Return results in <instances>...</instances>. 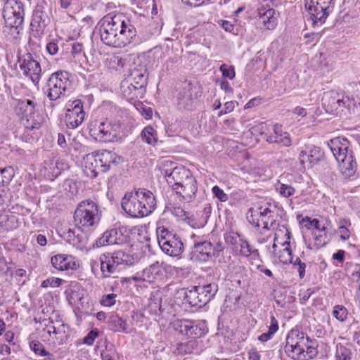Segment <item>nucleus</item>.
I'll use <instances>...</instances> for the list:
<instances>
[{
    "label": "nucleus",
    "mask_w": 360,
    "mask_h": 360,
    "mask_svg": "<svg viewBox=\"0 0 360 360\" xmlns=\"http://www.w3.org/2000/svg\"><path fill=\"white\" fill-rule=\"evenodd\" d=\"M280 15L281 11L278 9L271 8V29L278 25L279 20H281Z\"/></svg>",
    "instance_id": "nucleus-59"
},
{
    "label": "nucleus",
    "mask_w": 360,
    "mask_h": 360,
    "mask_svg": "<svg viewBox=\"0 0 360 360\" xmlns=\"http://www.w3.org/2000/svg\"><path fill=\"white\" fill-rule=\"evenodd\" d=\"M112 322L115 327L116 331H123L127 333V323L123 319L118 316H115L112 318Z\"/></svg>",
    "instance_id": "nucleus-51"
},
{
    "label": "nucleus",
    "mask_w": 360,
    "mask_h": 360,
    "mask_svg": "<svg viewBox=\"0 0 360 360\" xmlns=\"http://www.w3.org/2000/svg\"><path fill=\"white\" fill-rule=\"evenodd\" d=\"M178 294L180 297L183 298L184 303L188 304L191 307H202L196 286H193L191 289H181Z\"/></svg>",
    "instance_id": "nucleus-31"
},
{
    "label": "nucleus",
    "mask_w": 360,
    "mask_h": 360,
    "mask_svg": "<svg viewBox=\"0 0 360 360\" xmlns=\"http://www.w3.org/2000/svg\"><path fill=\"white\" fill-rule=\"evenodd\" d=\"M172 325L175 330L185 335L186 330L188 328L187 326L189 325L188 319H177L173 322Z\"/></svg>",
    "instance_id": "nucleus-48"
},
{
    "label": "nucleus",
    "mask_w": 360,
    "mask_h": 360,
    "mask_svg": "<svg viewBox=\"0 0 360 360\" xmlns=\"http://www.w3.org/2000/svg\"><path fill=\"white\" fill-rule=\"evenodd\" d=\"M18 63L23 74L30 77L33 83L38 84L41 78V68L39 63L33 58L31 53H27L19 57Z\"/></svg>",
    "instance_id": "nucleus-15"
},
{
    "label": "nucleus",
    "mask_w": 360,
    "mask_h": 360,
    "mask_svg": "<svg viewBox=\"0 0 360 360\" xmlns=\"http://www.w3.org/2000/svg\"><path fill=\"white\" fill-rule=\"evenodd\" d=\"M0 171L3 178L2 181H4L5 185L8 184L15 174L13 168L11 167H8L1 169H0Z\"/></svg>",
    "instance_id": "nucleus-50"
},
{
    "label": "nucleus",
    "mask_w": 360,
    "mask_h": 360,
    "mask_svg": "<svg viewBox=\"0 0 360 360\" xmlns=\"http://www.w3.org/2000/svg\"><path fill=\"white\" fill-rule=\"evenodd\" d=\"M52 266L57 270H73L76 269L77 264L75 257L70 255L58 254L51 259Z\"/></svg>",
    "instance_id": "nucleus-23"
},
{
    "label": "nucleus",
    "mask_w": 360,
    "mask_h": 360,
    "mask_svg": "<svg viewBox=\"0 0 360 360\" xmlns=\"http://www.w3.org/2000/svg\"><path fill=\"white\" fill-rule=\"evenodd\" d=\"M234 250L242 256L248 257L251 254L250 245L247 241L243 240V239H239L238 245L234 247Z\"/></svg>",
    "instance_id": "nucleus-43"
},
{
    "label": "nucleus",
    "mask_w": 360,
    "mask_h": 360,
    "mask_svg": "<svg viewBox=\"0 0 360 360\" xmlns=\"http://www.w3.org/2000/svg\"><path fill=\"white\" fill-rule=\"evenodd\" d=\"M188 324L189 325L187 326L188 328L186 330L185 335L193 338V340H196V338L202 337L207 331V328L204 321L188 319Z\"/></svg>",
    "instance_id": "nucleus-32"
},
{
    "label": "nucleus",
    "mask_w": 360,
    "mask_h": 360,
    "mask_svg": "<svg viewBox=\"0 0 360 360\" xmlns=\"http://www.w3.org/2000/svg\"><path fill=\"white\" fill-rule=\"evenodd\" d=\"M100 221V212L96 202L91 200H83L77 205L74 221L79 228H89L97 224Z\"/></svg>",
    "instance_id": "nucleus-7"
},
{
    "label": "nucleus",
    "mask_w": 360,
    "mask_h": 360,
    "mask_svg": "<svg viewBox=\"0 0 360 360\" xmlns=\"http://www.w3.org/2000/svg\"><path fill=\"white\" fill-rule=\"evenodd\" d=\"M94 153L98 158L102 172H107L112 165L116 166L122 161L120 156L110 150H104L101 152Z\"/></svg>",
    "instance_id": "nucleus-22"
},
{
    "label": "nucleus",
    "mask_w": 360,
    "mask_h": 360,
    "mask_svg": "<svg viewBox=\"0 0 360 360\" xmlns=\"http://www.w3.org/2000/svg\"><path fill=\"white\" fill-rule=\"evenodd\" d=\"M125 75L127 77L124 79L129 81L133 85L138 86V88L143 89L146 91L148 78V70L146 66L141 63L139 59L133 63L129 69L128 73Z\"/></svg>",
    "instance_id": "nucleus-17"
},
{
    "label": "nucleus",
    "mask_w": 360,
    "mask_h": 360,
    "mask_svg": "<svg viewBox=\"0 0 360 360\" xmlns=\"http://www.w3.org/2000/svg\"><path fill=\"white\" fill-rule=\"evenodd\" d=\"M139 196L137 193L130 192L126 193L122 199L121 205L124 211L132 217H143L150 214L151 198L148 200V207L143 205L141 206V202L139 201Z\"/></svg>",
    "instance_id": "nucleus-12"
},
{
    "label": "nucleus",
    "mask_w": 360,
    "mask_h": 360,
    "mask_svg": "<svg viewBox=\"0 0 360 360\" xmlns=\"http://www.w3.org/2000/svg\"><path fill=\"white\" fill-rule=\"evenodd\" d=\"M224 248L221 243H212L209 240H195L188 258L193 262H207L218 257Z\"/></svg>",
    "instance_id": "nucleus-9"
},
{
    "label": "nucleus",
    "mask_w": 360,
    "mask_h": 360,
    "mask_svg": "<svg viewBox=\"0 0 360 360\" xmlns=\"http://www.w3.org/2000/svg\"><path fill=\"white\" fill-rule=\"evenodd\" d=\"M142 139L148 144L155 145L158 141L156 131L150 126L146 127L141 132Z\"/></svg>",
    "instance_id": "nucleus-40"
},
{
    "label": "nucleus",
    "mask_w": 360,
    "mask_h": 360,
    "mask_svg": "<svg viewBox=\"0 0 360 360\" xmlns=\"http://www.w3.org/2000/svg\"><path fill=\"white\" fill-rule=\"evenodd\" d=\"M285 352L293 359L309 360L317 354L316 342L302 331L292 329L286 338Z\"/></svg>",
    "instance_id": "nucleus-3"
},
{
    "label": "nucleus",
    "mask_w": 360,
    "mask_h": 360,
    "mask_svg": "<svg viewBox=\"0 0 360 360\" xmlns=\"http://www.w3.org/2000/svg\"><path fill=\"white\" fill-rule=\"evenodd\" d=\"M124 241L122 232L117 229H112L105 231L102 236L97 240V244L101 246L119 245Z\"/></svg>",
    "instance_id": "nucleus-27"
},
{
    "label": "nucleus",
    "mask_w": 360,
    "mask_h": 360,
    "mask_svg": "<svg viewBox=\"0 0 360 360\" xmlns=\"http://www.w3.org/2000/svg\"><path fill=\"white\" fill-rule=\"evenodd\" d=\"M70 73L67 71H57L50 76L48 79L47 97L52 101H56L65 91L69 84Z\"/></svg>",
    "instance_id": "nucleus-13"
},
{
    "label": "nucleus",
    "mask_w": 360,
    "mask_h": 360,
    "mask_svg": "<svg viewBox=\"0 0 360 360\" xmlns=\"http://www.w3.org/2000/svg\"><path fill=\"white\" fill-rule=\"evenodd\" d=\"M274 256L283 264L292 263V257L290 248V242L285 240L281 244V247L275 242L272 246Z\"/></svg>",
    "instance_id": "nucleus-28"
},
{
    "label": "nucleus",
    "mask_w": 360,
    "mask_h": 360,
    "mask_svg": "<svg viewBox=\"0 0 360 360\" xmlns=\"http://www.w3.org/2000/svg\"><path fill=\"white\" fill-rule=\"evenodd\" d=\"M199 293V297L202 307L207 304L218 291V285L216 283H209L196 286Z\"/></svg>",
    "instance_id": "nucleus-34"
},
{
    "label": "nucleus",
    "mask_w": 360,
    "mask_h": 360,
    "mask_svg": "<svg viewBox=\"0 0 360 360\" xmlns=\"http://www.w3.org/2000/svg\"><path fill=\"white\" fill-rule=\"evenodd\" d=\"M120 88L123 96L128 100L142 97L146 92L143 89L138 88V86L133 85L131 82L126 79L121 82Z\"/></svg>",
    "instance_id": "nucleus-35"
},
{
    "label": "nucleus",
    "mask_w": 360,
    "mask_h": 360,
    "mask_svg": "<svg viewBox=\"0 0 360 360\" xmlns=\"http://www.w3.org/2000/svg\"><path fill=\"white\" fill-rule=\"evenodd\" d=\"M30 349L36 354L40 356H46L49 354V352H47L43 345L38 340H33L30 342Z\"/></svg>",
    "instance_id": "nucleus-46"
},
{
    "label": "nucleus",
    "mask_w": 360,
    "mask_h": 360,
    "mask_svg": "<svg viewBox=\"0 0 360 360\" xmlns=\"http://www.w3.org/2000/svg\"><path fill=\"white\" fill-rule=\"evenodd\" d=\"M333 316L340 321H345L348 316L347 309L343 305H336L333 310Z\"/></svg>",
    "instance_id": "nucleus-45"
},
{
    "label": "nucleus",
    "mask_w": 360,
    "mask_h": 360,
    "mask_svg": "<svg viewBox=\"0 0 360 360\" xmlns=\"http://www.w3.org/2000/svg\"><path fill=\"white\" fill-rule=\"evenodd\" d=\"M308 152L307 160L311 164L317 163L323 158L324 154L321 148L316 146H311Z\"/></svg>",
    "instance_id": "nucleus-41"
},
{
    "label": "nucleus",
    "mask_w": 360,
    "mask_h": 360,
    "mask_svg": "<svg viewBox=\"0 0 360 360\" xmlns=\"http://www.w3.org/2000/svg\"><path fill=\"white\" fill-rule=\"evenodd\" d=\"M304 6L314 27L323 24L333 8V0H304Z\"/></svg>",
    "instance_id": "nucleus-11"
},
{
    "label": "nucleus",
    "mask_w": 360,
    "mask_h": 360,
    "mask_svg": "<svg viewBox=\"0 0 360 360\" xmlns=\"http://www.w3.org/2000/svg\"><path fill=\"white\" fill-rule=\"evenodd\" d=\"M270 24V1L261 0L257 8V26L262 29H269Z\"/></svg>",
    "instance_id": "nucleus-26"
},
{
    "label": "nucleus",
    "mask_w": 360,
    "mask_h": 360,
    "mask_svg": "<svg viewBox=\"0 0 360 360\" xmlns=\"http://www.w3.org/2000/svg\"><path fill=\"white\" fill-rule=\"evenodd\" d=\"M135 193H137L139 197H143L141 198H139V201L141 202V206L142 207L143 205L148 207V200L149 199V198H151V203L153 205L150 206V204L149 205L150 207L151 214L156 208V200L154 194L151 191L146 188H139L138 190L135 191Z\"/></svg>",
    "instance_id": "nucleus-37"
},
{
    "label": "nucleus",
    "mask_w": 360,
    "mask_h": 360,
    "mask_svg": "<svg viewBox=\"0 0 360 360\" xmlns=\"http://www.w3.org/2000/svg\"><path fill=\"white\" fill-rule=\"evenodd\" d=\"M351 226V222L348 219H340L338 221V228L336 233L342 240H347L350 238V231L348 227Z\"/></svg>",
    "instance_id": "nucleus-38"
},
{
    "label": "nucleus",
    "mask_w": 360,
    "mask_h": 360,
    "mask_svg": "<svg viewBox=\"0 0 360 360\" xmlns=\"http://www.w3.org/2000/svg\"><path fill=\"white\" fill-rule=\"evenodd\" d=\"M250 360H269V353L267 351H257L252 349L248 352Z\"/></svg>",
    "instance_id": "nucleus-47"
},
{
    "label": "nucleus",
    "mask_w": 360,
    "mask_h": 360,
    "mask_svg": "<svg viewBox=\"0 0 360 360\" xmlns=\"http://www.w3.org/2000/svg\"><path fill=\"white\" fill-rule=\"evenodd\" d=\"M335 356L338 360H351V350L342 345H337Z\"/></svg>",
    "instance_id": "nucleus-42"
},
{
    "label": "nucleus",
    "mask_w": 360,
    "mask_h": 360,
    "mask_svg": "<svg viewBox=\"0 0 360 360\" xmlns=\"http://www.w3.org/2000/svg\"><path fill=\"white\" fill-rule=\"evenodd\" d=\"M46 50L51 55H55L58 51V44L53 41L49 42L46 45Z\"/></svg>",
    "instance_id": "nucleus-61"
},
{
    "label": "nucleus",
    "mask_w": 360,
    "mask_h": 360,
    "mask_svg": "<svg viewBox=\"0 0 360 360\" xmlns=\"http://www.w3.org/2000/svg\"><path fill=\"white\" fill-rule=\"evenodd\" d=\"M172 191L175 192L181 200L191 202L195 199L198 191L197 181L193 176L180 184L176 189Z\"/></svg>",
    "instance_id": "nucleus-21"
},
{
    "label": "nucleus",
    "mask_w": 360,
    "mask_h": 360,
    "mask_svg": "<svg viewBox=\"0 0 360 360\" xmlns=\"http://www.w3.org/2000/svg\"><path fill=\"white\" fill-rule=\"evenodd\" d=\"M158 244L161 250L167 255L178 257L184 251V247L181 238L165 226L156 229Z\"/></svg>",
    "instance_id": "nucleus-8"
},
{
    "label": "nucleus",
    "mask_w": 360,
    "mask_h": 360,
    "mask_svg": "<svg viewBox=\"0 0 360 360\" xmlns=\"http://www.w3.org/2000/svg\"><path fill=\"white\" fill-rule=\"evenodd\" d=\"M61 236L67 243L78 249H82L85 246V237L79 229H65Z\"/></svg>",
    "instance_id": "nucleus-25"
},
{
    "label": "nucleus",
    "mask_w": 360,
    "mask_h": 360,
    "mask_svg": "<svg viewBox=\"0 0 360 360\" xmlns=\"http://www.w3.org/2000/svg\"><path fill=\"white\" fill-rule=\"evenodd\" d=\"M274 142L283 146H289L291 144V139L288 132L283 131L282 126L275 124L274 127ZM273 136L271 135V139Z\"/></svg>",
    "instance_id": "nucleus-36"
},
{
    "label": "nucleus",
    "mask_w": 360,
    "mask_h": 360,
    "mask_svg": "<svg viewBox=\"0 0 360 360\" xmlns=\"http://www.w3.org/2000/svg\"><path fill=\"white\" fill-rule=\"evenodd\" d=\"M345 252L342 250H339L338 252L333 255V259L337 260L339 263L342 264L345 261Z\"/></svg>",
    "instance_id": "nucleus-60"
},
{
    "label": "nucleus",
    "mask_w": 360,
    "mask_h": 360,
    "mask_svg": "<svg viewBox=\"0 0 360 360\" xmlns=\"http://www.w3.org/2000/svg\"><path fill=\"white\" fill-rule=\"evenodd\" d=\"M160 170L172 190L176 189L180 184L193 176L189 169L184 166L175 165V163L170 160L162 161Z\"/></svg>",
    "instance_id": "nucleus-10"
},
{
    "label": "nucleus",
    "mask_w": 360,
    "mask_h": 360,
    "mask_svg": "<svg viewBox=\"0 0 360 360\" xmlns=\"http://www.w3.org/2000/svg\"><path fill=\"white\" fill-rule=\"evenodd\" d=\"M275 189L277 192H278L282 196L285 198H288L295 193V188L291 186L286 185L284 184H279L278 182L274 185Z\"/></svg>",
    "instance_id": "nucleus-44"
},
{
    "label": "nucleus",
    "mask_w": 360,
    "mask_h": 360,
    "mask_svg": "<svg viewBox=\"0 0 360 360\" xmlns=\"http://www.w3.org/2000/svg\"><path fill=\"white\" fill-rule=\"evenodd\" d=\"M83 158L84 161L83 171L87 176L94 179L98 176V173L102 172L98 158L94 152L85 155Z\"/></svg>",
    "instance_id": "nucleus-24"
},
{
    "label": "nucleus",
    "mask_w": 360,
    "mask_h": 360,
    "mask_svg": "<svg viewBox=\"0 0 360 360\" xmlns=\"http://www.w3.org/2000/svg\"><path fill=\"white\" fill-rule=\"evenodd\" d=\"M70 107L66 110L65 122L68 128L75 129L84 120L85 112L83 109V103L81 100L77 99L72 102Z\"/></svg>",
    "instance_id": "nucleus-18"
},
{
    "label": "nucleus",
    "mask_w": 360,
    "mask_h": 360,
    "mask_svg": "<svg viewBox=\"0 0 360 360\" xmlns=\"http://www.w3.org/2000/svg\"><path fill=\"white\" fill-rule=\"evenodd\" d=\"M302 223H305L304 226L307 229H310L311 226L314 227L316 229L322 231L326 229L324 226L321 227L320 222L317 219H311L309 217H305L302 220Z\"/></svg>",
    "instance_id": "nucleus-49"
},
{
    "label": "nucleus",
    "mask_w": 360,
    "mask_h": 360,
    "mask_svg": "<svg viewBox=\"0 0 360 360\" xmlns=\"http://www.w3.org/2000/svg\"><path fill=\"white\" fill-rule=\"evenodd\" d=\"M335 160L339 169L345 179L353 180L357 178V163L352 150H349V142L340 137L330 140L327 143Z\"/></svg>",
    "instance_id": "nucleus-2"
},
{
    "label": "nucleus",
    "mask_w": 360,
    "mask_h": 360,
    "mask_svg": "<svg viewBox=\"0 0 360 360\" xmlns=\"http://www.w3.org/2000/svg\"><path fill=\"white\" fill-rule=\"evenodd\" d=\"M269 212V208L266 207L264 210L263 212H259V218L257 219V221H255V219L253 218V215L251 214V217L252 218V221L250 219V217L248 215V219L250 221V223H252V224H255V226L257 227H262V229L265 231H269L268 227V219L269 217L266 216V213Z\"/></svg>",
    "instance_id": "nucleus-39"
},
{
    "label": "nucleus",
    "mask_w": 360,
    "mask_h": 360,
    "mask_svg": "<svg viewBox=\"0 0 360 360\" xmlns=\"http://www.w3.org/2000/svg\"><path fill=\"white\" fill-rule=\"evenodd\" d=\"M12 101L14 112L25 128L32 130L41 127L44 117L36 110V103L33 101L12 98Z\"/></svg>",
    "instance_id": "nucleus-4"
},
{
    "label": "nucleus",
    "mask_w": 360,
    "mask_h": 360,
    "mask_svg": "<svg viewBox=\"0 0 360 360\" xmlns=\"http://www.w3.org/2000/svg\"><path fill=\"white\" fill-rule=\"evenodd\" d=\"M343 96L336 91H330L323 94L322 97V105L328 113L335 112L340 108L345 106L347 101Z\"/></svg>",
    "instance_id": "nucleus-20"
},
{
    "label": "nucleus",
    "mask_w": 360,
    "mask_h": 360,
    "mask_svg": "<svg viewBox=\"0 0 360 360\" xmlns=\"http://www.w3.org/2000/svg\"><path fill=\"white\" fill-rule=\"evenodd\" d=\"M221 27L224 29L225 31L229 32H232L234 28L233 25L227 20H221Z\"/></svg>",
    "instance_id": "nucleus-63"
},
{
    "label": "nucleus",
    "mask_w": 360,
    "mask_h": 360,
    "mask_svg": "<svg viewBox=\"0 0 360 360\" xmlns=\"http://www.w3.org/2000/svg\"><path fill=\"white\" fill-rule=\"evenodd\" d=\"M220 71L222 72L224 77H227L230 79H233L235 77V70L233 66H228L226 64H222L219 67Z\"/></svg>",
    "instance_id": "nucleus-52"
},
{
    "label": "nucleus",
    "mask_w": 360,
    "mask_h": 360,
    "mask_svg": "<svg viewBox=\"0 0 360 360\" xmlns=\"http://www.w3.org/2000/svg\"><path fill=\"white\" fill-rule=\"evenodd\" d=\"M200 350V342L196 340H191L184 342H179L176 344L172 354L177 355H186L193 353H198Z\"/></svg>",
    "instance_id": "nucleus-29"
},
{
    "label": "nucleus",
    "mask_w": 360,
    "mask_h": 360,
    "mask_svg": "<svg viewBox=\"0 0 360 360\" xmlns=\"http://www.w3.org/2000/svg\"><path fill=\"white\" fill-rule=\"evenodd\" d=\"M70 141V136L68 134V139H66L65 134L62 133H59L58 134V146L62 148H68V142Z\"/></svg>",
    "instance_id": "nucleus-57"
},
{
    "label": "nucleus",
    "mask_w": 360,
    "mask_h": 360,
    "mask_svg": "<svg viewBox=\"0 0 360 360\" xmlns=\"http://www.w3.org/2000/svg\"><path fill=\"white\" fill-rule=\"evenodd\" d=\"M261 98H254L251 99L245 105V108H250L257 106L261 103Z\"/></svg>",
    "instance_id": "nucleus-62"
},
{
    "label": "nucleus",
    "mask_w": 360,
    "mask_h": 360,
    "mask_svg": "<svg viewBox=\"0 0 360 360\" xmlns=\"http://www.w3.org/2000/svg\"><path fill=\"white\" fill-rule=\"evenodd\" d=\"M101 41L113 47H124L131 43L136 30L123 14L105 15L98 22Z\"/></svg>",
    "instance_id": "nucleus-1"
},
{
    "label": "nucleus",
    "mask_w": 360,
    "mask_h": 360,
    "mask_svg": "<svg viewBox=\"0 0 360 360\" xmlns=\"http://www.w3.org/2000/svg\"><path fill=\"white\" fill-rule=\"evenodd\" d=\"M63 165L56 158H49L44 162V176L51 180L60 174Z\"/></svg>",
    "instance_id": "nucleus-30"
},
{
    "label": "nucleus",
    "mask_w": 360,
    "mask_h": 360,
    "mask_svg": "<svg viewBox=\"0 0 360 360\" xmlns=\"http://www.w3.org/2000/svg\"><path fill=\"white\" fill-rule=\"evenodd\" d=\"M198 98L197 88L191 84H185L177 96V105L180 110H192Z\"/></svg>",
    "instance_id": "nucleus-19"
},
{
    "label": "nucleus",
    "mask_w": 360,
    "mask_h": 360,
    "mask_svg": "<svg viewBox=\"0 0 360 360\" xmlns=\"http://www.w3.org/2000/svg\"><path fill=\"white\" fill-rule=\"evenodd\" d=\"M24 16V5L20 1H8L3 11V17L5 20L4 32L11 38H18L22 28Z\"/></svg>",
    "instance_id": "nucleus-5"
},
{
    "label": "nucleus",
    "mask_w": 360,
    "mask_h": 360,
    "mask_svg": "<svg viewBox=\"0 0 360 360\" xmlns=\"http://www.w3.org/2000/svg\"><path fill=\"white\" fill-rule=\"evenodd\" d=\"M213 194L221 202H226L228 200V195L218 186L212 188Z\"/></svg>",
    "instance_id": "nucleus-55"
},
{
    "label": "nucleus",
    "mask_w": 360,
    "mask_h": 360,
    "mask_svg": "<svg viewBox=\"0 0 360 360\" xmlns=\"http://www.w3.org/2000/svg\"><path fill=\"white\" fill-rule=\"evenodd\" d=\"M63 282V280L58 278H48L46 280H44L41 284V286L42 288H48L49 286L55 288L58 287L61 285V283Z\"/></svg>",
    "instance_id": "nucleus-53"
},
{
    "label": "nucleus",
    "mask_w": 360,
    "mask_h": 360,
    "mask_svg": "<svg viewBox=\"0 0 360 360\" xmlns=\"http://www.w3.org/2000/svg\"><path fill=\"white\" fill-rule=\"evenodd\" d=\"M92 135L100 141L110 142L117 140L120 134V126L105 120L101 122L94 129H91Z\"/></svg>",
    "instance_id": "nucleus-16"
},
{
    "label": "nucleus",
    "mask_w": 360,
    "mask_h": 360,
    "mask_svg": "<svg viewBox=\"0 0 360 360\" xmlns=\"http://www.w3.org/2000/svg\"><path fill=\"white\" fill-rule=\"evenodd\" d=\"M235 104L233 101H229L224 105V112H231L234 110Z\"/></svg>",
    "instance_id": "nucleus-64"
},
{
    "label": "nucleus",
    "mask_w": 360,
    "mask_h": 360,
    "mask_svg": "<svg viewBox=\"0 0 360 360\" xmlns=\"http://www.w3.org/2000/svg\"><path fill=\"white\" fill-rule=\"evenodd\" d=\"M51 12L46 2L38 3L33 11L30 27L34 36L44 34L46 27L51 23Z\"/></svg>",
    "instance_id": "nucleus-14"
},
{
    "label": "nucleus",
    "mask_w": 360,
    "mask_h": 360,
    "mask_svg": "<svg viewBox=\"0 0 360 360\" xmlns=\"http://www.w3.org/2000/svg\"><path fill=\"white\" fill-rule=\"evenodd\" d=\"M127 59L122 58L117 56H114L110 58V63L115 66V68H123L126 65Z\"/></svg>",
    "instance_id": "nucleus-58"
},
{
    "label": "nucleus",
    "mask_w": 360,
    "mask_h": 360,
    "mask_svg": "<svg viewBox=\"0 0 360 360\" xmlns=\"http://www.w3.org/2000/svg\"><path fill=\"white\" fill-rule=\"evenodd\" d=\"M116 296L117 295L113 293L103 295L101 300V304L103 306L111 307L115 303Z\"/></svg>",
    "instance_id": "nucleus-54"
},
{
    "label": "nucleus",
    "mask_w": 360,
    "mask_h": 360,
    "mask_svg": "<svg viewBox=\"0 0 360 360\" xmlns=\"http://www.w3.org/2000/svg\"><path fill=\"white\" fill-rule=\"evenodd\" d=\"M47 333L49 336H51V334L54 335L52 338H55L59 345L65 343L70 336L69 327L64 323L60 324L58 327L48 326Z\"/></svg>",
    "instance_id": "nucleus-33"
},
{
    "label": "nucleus",
    "mask_w": 360,
    "mask_h": 360,
    "mask_svg": "<svg viewBox=\"0 0 360 360\" xmlns=\"http://www.w3.org/2000/svg\"><path fill=\"white\" fill-rule=\"evenodd\" d=\"M98 331L96 329L91 330L87 334V335L84 337V338L83 340V342L88 345H93V343H94L96 338L98 336Z\"/></svg>",
    "instance_id": "nucleus-56"
},
{
    "label": "nucleus",
    "mask_w": 360,
    "mask_h": 360,
    "mask_svg": "<svg viewBox=\"0 0 360 360\" xmlns=\"http://www.w3.org/2000/svg\"><path fill=\"white\" fill-rule=\"evenodd\" d=\"M99 260L103 277L107 278L120 271L123 266L132 264L134 259L124 250H119L102 254Z\"/></svg>",
    "instance_id": "nucleus-6"
}]
</instances>
